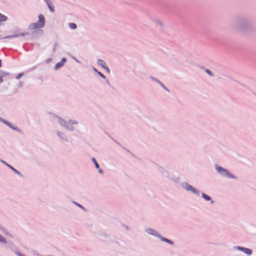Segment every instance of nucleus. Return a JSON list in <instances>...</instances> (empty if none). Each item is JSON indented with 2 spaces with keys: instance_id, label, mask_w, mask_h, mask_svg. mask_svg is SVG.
<instances>
[{
  "instance_id": "f257e3e1",
  "label": "nucleus",
  "mask_w": 256,
  "mask_h": 256,
  "mask_svg": "<svg viewBox=\"0 0 256 256\" xmlns=\"http://www.w3.org/2000/svg\"><path fill=\"white\" fill-rule=\"evenodd\" d=\"M232 28L236 30L246 34L252 32L254 29V22L250 18L241 16L236 17L232 22Z\"/></svg>"
},
{
  "instance_id": "f03ea898",
  "label": "nucleus",
  "mask_w": 256,
  "mask_h": 256,
  "mask_svg": "<svg viewBox=\"0 0 256 256\" xmlns=\"http://www.w3.org/2000/svg\"><path fill=\"white\" fill-rule=\"evenodd\" d=\"M215 168L216 172L222 176L227 178H232L234 180H237L238 178L231 174L230 172L226 168L218 165L215 164Z\"/></svg>"
},
{
  "instance_id": "7ed1b4c3",
  "label": "nucleus",
  "mask_w": 256,
  "mask_h": 256,
  "mask_svg": "<svg viewBox=\"0 0 256 256\" xmlns=\"http://www.w3.org/2000/svg\"><path fill=\"white\" fill-rule=\"evenodd\" d=\"M45 25V18L43 14L38 15V20L36 22L31 23L29 24L28 28L30 30L38 29L43 28Z\"/></svg>"
},
{
  "instance_id": "20e7f679",
  "label": "nucleus",
  "mask_w": 256,
  "mask_h": 256,
  "mask_svg": "<svg viewBox=\"0 0 256 256\" xmlns=\"http://www.w3.org/2000/svg\"><path fill=\"white\" fill-rule=\"evenodd\" d=\"M55 116L57 118L58 120V122L60 126L70 132H72L74 130V127L72 125L69 124L68 122L66 120L58 116Z\"/></svg>"
},
{
  "instance_id": "39448f33",
  "label": "nucleus",
  "mask_w": 256,
  "mask_h": 256,
  "mask_svg": "<svg viewBox=\"0 0 256 256\" xmlns=\"http://www.w3.org/2000/svg\"><path fill=\"white\" fill-rule=\"evenodd\" d=\"M182 187L183 188L185 189L186 191L190 192L196 195L199 196L200 194V191L199 190L196 189L192 185H190V184L186 182L182 183Z\"/></svg>"
},
{
  "instance_id": "423d86ee",
  "label": "nucleus",
  "mask_w": 256,
  "mask_h": 256,
  "mask_svg": "<svg viewBox=\"0 0 256 256\" xmlns=\"http://www.w3.org/2000/svg\"><path fill=\"white\" fill-rule=\"evenodd\" d=\"M0 122H3L4 124H6L7 126H8L9 128H10L12 130H14L21 134H22V131L18 126H14L12 123L4 120V118H2L0 116Z\"/></svg>"
},
{
  "instance_id": "0eeeda50",
  "label": "nucleus",
  "mask_w": 256,
  "mask_h": 256,
  "mask_svg": "<svg viewBox=\"0 0 256 256\" xmlns=\"http://www.w3.org/2000/svg\"><path fill=\"white\" fill-rule=\"evenodd\" d=\"M234 248L236 250L242 251L248 256H250L252 253V251L251 249L240 246H235L234 247Z\"/></svg>"
},
{
  "instance_id": "6e6552de",
  "label": "nucleus",
  "mask_w": 256,
  "mask_h": 256,
  "mask_svg": "<svg viewBox=\"0 0 256 256\" xmlns=\"http://www.w3.org/2000/svg\"><path fill=\"white\" fill-rule=\"evenodd\" d=\"M160 173L164 176L172 180H174V178H173L172 174L168 170L164 168H161Z\"/></svg>"
},
{
  "instance_id": "1a4fd4ad",
  "label": "nucleus",
  "mask_w": 256,
  "mask_h": 256,
  "mask_svg": "<svg viewBox=\"0 0 256 256\" xmlns=\"http://www.w3.org/2000/svg\"><path fill=\"white\" fill-rule=\"evenodd\" d=\"M145 232L149 234L154 236L158 238L160 236V234L155 230L151 228H145Z\"/></svg>"
},
{
  "instance_id": "9d476101",
  "label": "nucleus",
  "mask_w": 256,
  "mask_h": 256,
  "mask_svg": "<svg viewBox=\"0 0 256 256\" xmlns=\"http://www.w3.org/2000/svg\"><path fill=\"white\" fill-rule=\"evenodd\" d=\"M56 133L58 136L62 140L67 142H68V139L64 133L60 131H56Z\"/></svg>"
},
{
  "instance_id": "9b49d317",
  "label": "nucleus",
  "mask_w": 256,
  "mask_h": 256,
  "mask_svg": "<svg viewBox=\"0 0 256 256\" xmlns=\"http://www.w3.org/2000/svg\"><path fill=\"white\" fill-rule=\"evenodd\" d=\"M0 162H2V163L5 164L6 166H7L10 168L12 171H14L16 174L18 175L19 176L22 177V174L19 172L18 170H16V168H14L13 166H10V164H7L6 162L2 160H0Z\"/></svg>"
},
{
  "instance_id": "f8f14e48",
  "label": "nucleus",
  "mask_w": 256,
  "mask_h": 256,
  "mask_svg": "<svg viewBox=\"0 0 256 256\" xmlns=\"http://www.w3.org/2000/svg\"><path fill=\"white\" fill-rule=\"evenodd\" d=\"M49 10L52 12H54V8L52 2V0H44Z\"/></svg>"
},
{
  "instance_id": "ddd939ff",
  "label": "nucleus",
  "mask_w": 256,
  "mask_h": 256,
  "mask_svg": "<svg viewBox=\"0 0 256 256\" xmlns=\"http://www.w3.org/2000/svg\"><path fill=\"white\" fill-rule=\"evenodd\" d=\"M158 238L162 242H166L168 244H170V245H174V242L169 239H168L166 238H164L163 236H162L160 234V236L158 237Z\"/></svg>"
},
{
  "instance_id": "4468645a",
  "label": "nucleus",
  "mask_w": 256,
  "mask_h": 256,
  "mask_svg": "<svg viewBox=\"0 0 256 256\" xmlns=\"http://www.w3.org/2000/svg\"><path fill=\"white\" fill-rule=\"evenodd\" d=\"M201 194L202 198L206 200L210 201L211 204L214 203V200H212V198L206 194L204 192H202Z\"/></svg>"
},
{
  "instance_id": "2eb2a0df",
  "label": "nucleus",
  "mask_w": 256,
  "mask_h": 256,
  "mask_svg": "<svg viewBox=\"0 0 256 256\" xmlns=\"http://www.w3.org/2000/svg\"><path fill=\"white\" fill-rule=\"evenodd\" d=\"M8 17L0 13V26L2 25L3 22L6 21Z\"/></svg>"
},
{
  "instance_id": "dca6fc26",
  "label": "nucleus",
  "mask_w": 256,
  "mask_h": 256,
  "mask_svg": "<svg viewBox=\"0 0 256 256\" xmlns=\"http://www.w3.org/2000/svg\"><path fill=\"white\" fill-rule=\"evenodd\" d=\"M97 64L102 66V68L106 66V64L104 61L101 59H98L97 60Z\"/></svg>"
},
{
  "instance_id": "f3484780",
  "label": "nucleus",
  "mask_w": 256,
  "mask_h": 256,
  "mask_svg": "<svg viewBox=\"0 0 256 256\" xmlns=\"http://www.w3.org/2000/svg\"><path fill=\"white\" fill-rule=\"evenodd\" d=\"M9 74H10L9 72L0 70V76H1L2 78L4 77H5L7 76H8Z\"/></svg>"
},
{
  "instance_id": "a211bd4d",
  "label": "nucleus",
  "mask_w": 256,
  "mask_h": 256,
  "mask_svg": "<svg viewBox=\"0 0 256 256\" xmlns=\"http://www.w3.org/2000/svg\"><path fill=\"white\" fill-rule=\"evenodd\" d=\"M19 36H20V34H13V35L6 36L4 38L12 39V38L18 37Z\"/></svg>"
},
{
  "instance_id": "6ab92c4d",
  "label": "nucleus",
  "mask_w": 256,
  "mask_h": 256,
  "mask_svg": "<svg viewBox=\"0 0 256 256\" xmlns=\"http://www.w3.org/2000/svg\"><path fill=\"white\" fill-rule=\"evenodd\" d=\"M150 78L152 80H154V82H156L157 84H159L160 86H162V85L163 84L159 80H158V78L154 77V76H150Z\"/></svg>"
},
{
  "instance_id": "aec40b11",
  "label": "nucleus",
  "mask_w": 256,
  "mask_h": 256,
  "mask_svg": "<svg viewBox=\"0 0 256 256\" xmlns=\"http://www.w3.org/2000/svg\"><path fill=\"white\" fill-rule=\"evenodd\" d=\"M64 64H63L62 62H58L56 65H55V66H54V69L56 70H58L59 68H62L63 66H64Z\"/></svg>"
},
{
  "instance_id": "412c9836",
  "label": "nucleus",
  "mask_w": 256,
  "mask_h": 256,
  "mask_svg": "<svg viewBox=\"0 0 256 256\" xmlns=\"http://www.w3.org/2000/svg\"><path fill=\"white\" fill-rule=\"evenodd\" d=\"M69 28L72 30H75L77 28V25L73 22H70L68 24Z\"/></svg>"
},
{
  "instance_id": "4be33fe9",
  "label": "nucleus",
  "mask_w": 256,
  "mask_h": 256,
  "mask_svg": "<svg viewBox=\"0 0 256 256\" xmlns=\"http://www.w3.org/2000/svg\"><path fill=\"white\" fill-rule=\"evenodd\" d=\"M92 160L94 163L96 168V169H98L100 168V166H99L98 162H96V158H92Z\"/></svg>"
},
{
  "instance_id": "5701e85b",
  "label": "nucleus",
  "mask_w": 256,
  "mask_h": 256,
  "mask_svg": "<svg viewBox=\"0 0 256 256\" xmlns=\"http://www.w3.org/2000/svg\"><path fill=\"white\" fill-rule=\"evenodd\" d=\"M0 242H2L4 244L7 243V240L6 238L1 234H0Z\"/></svg>"
},
{
  "instance_id": "b1692460",
  "label": "nucleus",
  "mask_w": 256,
  "mask_h": 256,
  "mask_svg": "<svg viewBox=\"0 0 256 256\" xmlns=\"http://www.w3.org/2000/svg\"><path fill=\"white\" fill-rule=\"evenodd\" d=\"M68 124H78V122L77 121H76V120H70L68 121Z\"/></svg>"
},
{
  "instance_id": "393cba45",
  "label": "nucleus",
  "mask_w": 256,
  "mask_h": 256,
  "mask_svg": "<svg viewBox=\"0 0 256 256\" xmlns=\"http://www.w3.org/2000/svg\"><path fill=\"white\" fill-rule=\"evenodd\" d=\"M206 72L210 76H214V74L209 70L206 69Z\"/></svg>"
},
{
  "instance_id": "a878e982",
  "label": "nucleus",
  "mask_w": 256,
  "mask_h": 256,
  "mask_svg": "<svg viewBox=\"0 0 256 256\" xmlns=\"http://www.w3.org/2000/svg\"><path fill=\"white\" fill-rule=\"evenodd\" d=\"M76 205L78 206L79 208H81L82 210H86V208L82 206L81 204H78V202H73Z\"/></svg>"
},
{
  "instance_id": "bb28decb",
  "label": "nucleus",
  "mask_w": 256,
  "mask_h": 256,
  "mask_svg": "<svg viewBox=\"0 0 256 256\" xmlns=\"http://www.w3.org/2000/svg\"><path fill=\"white\" fill-rule=\"evenodd\" d=\"M97 74L102 78L105 79L106 78V76L101 72H97Z\"/></svg>"
},
{
  "instance_id": "cd10ccee",
  "label": "nucleus",
  "mask_w": 256,
  "mask_h": 256,
  "mask_svg": "<svg viewBox=\"0 0 256 256\" xmlns=\"http://www.w3.org/2000/svg\"><path fill=\"white\" fill-rule=\"evenodd\" d=\"M166 92H170V90L164 84H162L161 86Z\"/></svg>"
},
{
  "instance_id": "c85d7f7f",
  "label": "nucleus",
  "mask_w": 256,
  "mask_h": 256,
  "mask_svg": "<svg viewBox=\"0 0 256 256\" xmlns=\"http://www.w3.org/2000/svg\"><path fill=\"white\" fill-rule=\"evenodd\" d=\"M22 76H23V73H20V74H18L16 76V79L18 80V79H20V78Z\"/></svg>"
},
{
  "instance_id": "c756f323",
  "label": "nucleus",
  "mask_w": 256,
  "mask_h": 256,
  "mask_svg": "<svg viewBox=\"0 0 256 256\" xmlns=\"http://www.w3.org/2000/svg\"><path fill=\"white\" fill-rule=\"evenodd\" d=\"M28 32H22L20 36H28Z\"/></svg>"
},
{
  "instance_id": "7c9ffc66",
  "label": "nucleus",
  "mask_w": 256,
  "mask_h": 256,
  "mask_svg": "<svg viewBox=\"0 0 256 256\" xmlns=\"http://www.w3.org/2000/svg\"><path fill=\"white\" fill-rule=\"evenodd\" d=\"M104 68L108 72L110 73V68L106 66Z\"/></svg>"
},
{
  "instance_id": "2f4dec72",
  "label": "nucleus",
  "mask_w": 256,
  "mask_h": 256,
  "mask_svg": "<svg viewBox=\"0 0 256 256\" xmlns=\"http://www.w3.org/2000/svg\"><path fill=\"white\" fill-rule=\"evenodd\" d=\"M66 61V58H62L60 62H62L63 64Z\"/></svg>"
},
{
  "instance_id": "473e14b6",
  "label": "nucleus",
  "mask_w": 256,
  "mask_h": 256,
  "mask_svg": "<svg viewBox=\"0 0 256 256\" xmlns=\"http://www.w3.org/2000/svg\"><path fill=\"white\" fill-rule=\"evenodd\" d=\"M57 45H58V42H56L54 46V48H53V50H52L54 52L56 51V46Z\"/></svg>"
},
{
  "instance_id": "72a5a7b5",
  "label": "nucleus",
  "mask_w": 256,
  "mask_h": 256,
  "mask_svg": "<svg viewBox=\"0 0 256 256\" xmlns=\"http://www.w3.org/2000/svg\"><path fill=\"white\" fill-rule=\"evenodd\" d=\"M74 60L76 62H78V64H80V60H79L78 58H74Z\"/></svg>"
},
{
  "instance_id": "f704fd0d",
  "label": "nucleus",
  "mask_w": 256,
  "mask_h": 256,
  "mask_svg": "<svg viewBox=\"0 0 256 256\" xmlns=\"http://www.w3.org/2000/svg\"><path fill=\"white\" fill-rule=\"evenodd\" d=\"M22 85H23V83L22 82H20L18 84V87H21L22 86Z\"/></svg>"
},
{
  "instance_id": "c9c22d12",
  "label": "nucleus",
  "mask_w": 256,
  "mask_h": 256,
  "mask_svg": "<svg viewBox=\"0 0 256 256\" xmlns=\"http://www.w3.org/2000/svg\"><path fill=\"white\" fill-rule=\"evenodd\" d=\"M98 172L100 173V174H102L103 173V170H102L101 168H99L98 169Z\"/></svg>"
},
{
  "instance_id": "e433bc0d",
  "label": "nucleus",
  "mask_w": 256,
  "mask_h": 256,
  "mask_svg": "<svg viewBox=\"0 0 256 256\" xmlns=\"http://www.w3.org/2000/svg\"><path fill=\"white\" fill-rule=\"evenodd\" d=\"M102 236H104L106 238H108V235L107 234H102Z\"/></svg>"
},
{
  "instance_id": "4c0bfd02",
  "label": "nucleus",
  "mask_w": 256,
  "mask_h": 256,
  "mask_svg": "<svg viewBox=\"0 0 256 256\" xmlns=\"http://www.w3.org/2000/svg\"><path fill=\"white\" fill-rule=\"evenodd\" d=\"M157 23H158V24L160 25L161 26H163V24H162V22H161L159 21V20H158V21H157Z\"/></svg>"
},
{
  "instance_id": "58836bf2",
  "label": "nucleus",
  "mask_w": 256,
  "mask_h": 256,
  "mask_svg": "<svg viewBox=\"0 0 256 256\" xmlns=\"http://www.w3.org/2000/svg\"><path fill=\"white\" fill-rule=\"evenodd\" d=\"M3 81V78H2L1 76H0V83H2Z\"/></svg>"
},
{
  "instance_id": "ea45409f",
  "label": "nucleus",
  "mask_w": 256,
  "mask_h": 256,
  "mask_svg": "<svg viewBox=\"0 0 256 256\" xmlns=\"http://www.w3.org/2000/svg\"><path fill=\"white\" fill-rule=\"evenodd\" d=\"M93 70L97 73V72H98L95 68H93Z\"/></svg>"
},
{
  "instance_id": "a19ab883",
  "label": "nucleus",
  "mask_w": 256,
  "mask_h": 256,
  "mask_svg": "<svg viewBox=\"0 0 256 256\" xmlns=\"http://www.w3.org/2000/svg\"><path fill=\"white\" fill-rule=\"evenodd\" d=\"M2 66V60L0 59V68Z\"/></svg>"
},
{
  "instance_id": "79ce46f5",
  "label": "nucleus",
  "mask_w": 256,
  "mask_h": 256,
  "mask_svg": "<svg viewBox=\"0 0 256 256\" xmlns=\"http://www.w3.org/2000/svg\"><path fill=\"white\" fill-rule=\"evenodd\" d=\"M3 228H3V227H2V226H0V230H3Z\"/></svg>"
},
{
  "instance_id": "37998d69",
  "label": "nucleus",
  "mask_w": 256,
  "mask_h": 256,
  "mask_svg": "<svg viewBox=\"0 0 256 256\" xmlns=\"http://www.w3.org/2000/svg\"><path fill=\"white\" fill-rule=\"evenodd\" d=\"M106 82H107L108 84L110 85V82H108V80H106Z\"/></svg>"
},
{
  "instance_id": "c03bdc74",
  "label": "nucleus",
  "mask_w": 256,
  "mask_h": 256,
  "mask_svg": "<svg viewBox=\"0 0 256 256\" xmlns=\"http://www.w3.org/2000/svg\"><path fill=\"white\" fill-rule=\"evenodd\" d=\"M114 141L116 144H118V145H120V143H118V142H117L115 141L114 140Z\"/></svg>"
},
{
  "instance_id": "a18cd8bd",
  "label": "nucleus",
  "mask_w": 256,
  "mask_h": 256,
  "mask_svg": "<svg viewBox=\"0 0 256 256\" xmlns=\"http://www.w3.org/2000/svg\"><path fill=\"white\" fill-rule=\"evenodd\" d=\"M71 58L74 59V58H75L74 56H70Z\"/></svg>"
},
{
  "instance_id": "49530a36",
  "label": "nucleus",
  "mask_w": 256,
  "mask_h": 256,
  "mask_svg": "<svg viewBox=\"0 0 256 256\" xmlns=\"http://www.w3.org/2000/svg\"><path fill=\"white\" fill-rule=\"evenodd\" d=\"M50 59H48V62H50Z\"/></svg>"
},
{
  "instance_id": "de8ad7c7",
  "label": "nucleus",
  "mask_w": 256,
  "mask_h": 256,
  "mask_svg": "<svg viewBox=\"0 0 256 256\" xmlns=\"http://www.w3.org/2000/svg\"><path fill=\"white\" fill-rule=\"evenodd\" d=\"M50 59H48V62H50Z\"/></svg>"
}]
</instances>
